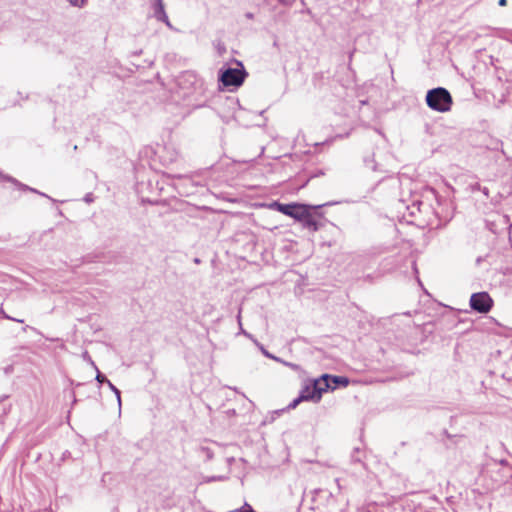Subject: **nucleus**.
I'll list each match as a JSON object with an SVG mask.
<instances>
[{"instance_id": "f257e3e1", "label": "nucleus", "mask_w": 512, "mask_h": 512, "mask_svg": "<svg viewBox=\"0 0 512 512\" xmlns=\"http://www.w3.org/2000/svg\"><path fill=\"white\" fill-rule=\"evenodd\" d=\"M279 211L285 215L293 217L295 220L303 222V224H317L312 219L314 214H317L324 205L321 206H310L304 204H277Z\"/></svg>"}, {"instance_id": "f03ea898", "label": "nucleus", "mask_w": 512, "mask_h": 512, "mask_svg": "<svg viewBox=\"0 0 512 512\" xmlns=\"http://www.w3.org/2000/svg\"><path fill=\"white\" fill-rule=\"evenodd\" d=\"M426 103L430 109L445 113L451 110L453 100L447 89L437 87L427 92Z\"/></svg>"}, {"instance_id": "7ed1b4c3", "label": "nucleus", "mask_w": 512, "mask_h": 512, "mask_svg": "<svg viewBox=\"0 0 512 512\" xmlns=\"http://www.w3.org/2000/svg\"><path fill=\"white\" fill-rule=\"evenodd\" d=\"M493 306V300L487 292L473 293L470 297V307L478 313H488Z\"/></svg>"}, {"instance_id": "20e7f679", "label": "nucleus", "mask_w": 512, "mask_h": 512, "mask_svg": "<svg viewBox=\"0 0 512 512\" xmlns=\"http://www.w3.org/2000/svg\"><path fill=\"white\" fill-rule=\"evenodd\" d=\"M245 75L243 69L227 68L221 73L220 80L224 86H240Z\"/></svg>"}, {"instance_id": "39448f33", "label": "nucleus", "mask_w": 512, "mask_h": 512, "mask_svg": "<svg viewBox=\"0 0 512 512\" xmlns=\"http://www.w3.org/2000/svg\"><path fill=\"white\" fill-rule=\"evenodd\" d=\"M312 384L314 386L313 389L317 391L318 395L322 396L324 392H326L328 389H331L330 375L324 374L321 377L313 380Z\"/></svg>"}, {"instance_id": "423d86ee", "label": "nucleus", "mask_w": 512, "mask_h": 512, "mask_svg": "<svg viewBox=\"0 0 512 512\" xmlns=\"http://www.w3.org/2000/svg\"><path fill=\"white\" fill-rule=\"evenodd\" d=\"M313 388L312 382H309L301 389L300 395L304 401L319 402L321 400V395H318L317 391Z\"/></svg>"}, {"instance_id": "0eeeda50", "label": "nucleus", "mask_w": 512, "mask_h": 512, "mask_svg": "<svg viewBox=\"0 0 512 512\" xmlns=\"http://www.w3.org/2000/svg\"><path fill=\"white\" fill-rule=\"evenodd\" d=\"M154 16L158 21L164 22L168 27H171L169 18L165 12L163 0H155L153 4Z\"/></svg>"}, {"instance_id": "6e6552de", "label": "nucleus", "mask_w": 512, "mask_h": 512, "mask_svg": "<svg viewBox=\"0 0 512 512\" xmlns=\"http://www.w3.org/2000/svg\"><path fill=\"white\" fill-rule=\"evenodd\" d=\"M330 383L331 389H335L338 385L346 386L348 384V379L345 377L330 375Z\"/></svg>"}, {"instance_id": "1a4fd4ad", "label": "nucleus", "mask_w": 512, "mask_h": 512, "mask_svg": "<svg viewBox=\"0 0 512 512\" xmlns=\"http://www.w3.org/2000/svg\"><path fill=\"white\" fill-rule=\"evenodd\" d=\"M11 182H12V183H14V184L19 188V189H21V190H23V191H31V192H33V193H37V194H39V195H41V196L47 197V195H46V194L41 193V192L37 191L36 189L31 188V187H29V186H27V185H25V184H22V183L18 182V181H17V180H15V179H11Z\"/></svg>"}, {"instance_id": "9d476101", "label": "nucleus", "mask_w": 512, "mask_h": 512, "mask_svg": "<svg viewBox=\"0 0 512 512\" xmlns=\"http://www.w3.org/2000/svg\"><path fill=\"white\" fill-rule=\"evenodd\" d=\"M107 385L110 388V390L116 395L118 405L121 406V395L119 389L114 386L111 381H107Z\"/></svg>"}, {"instance_id": "9b49d317", "label": "nucleus", "mask_w": 512, "mask_h": 512, "mask_svg": "<svg viewBox=\"0 0 512 512\" xmlns=\"http://www.w3.org/2000/svg\"><path fill=\"white\" fill-rule=\"evenodd\" d=\"M69 3L72 6L82 8V7H84L86 5L87 0H69Z\"/></svg>"}, {"instance_id": "f8f14e48", "label": "nucleus", "mask_w": 512, "mask_h": 512, "mask_svg": "<svg viewBox=\"0 0 512 512\" xmlns=\"http://www.w3.org/2000/svg\"><path fill=\"white\" fill-rule=\"evenodd\" d=\"M302 401H304V399L301 398V395L299 394V396L297 398H295L289 405H288V408L289 409H294L297 407V405L299 403H301Z\"/></svg>"}, {"instance_id": "ddd939ff", "label": "nucleus", "mask_w": 512, "mask_h": 512, "mask_svg": "<svg viewBox=\"0 0 512 512\" xmlns=\"http://www.w3.org/2000/svg\"><path fill=\"white\" fill-rule=\"evenodd\" d=\"M83 359H84V360H86V361H88V362L93 366V368H94L95 370H97V366H96V364H95V363H94V361L91 359V357H90V355H89V353H88L87 351L83 353Z\"/></svg>"}, {"instance_id": "4468645a", "label": "nucleus", "mask_w": 512, "mask_h": 512, "mask_svg": "<svg viewBox=\"0 0 512 512\" xmlns=\"http://www.w3.org/2000/svg\"><path fill=\"white\" fill-rule=\"evenodd\" d=\"M96 371H97L96 380L99 383H106L107 384V381H109V380L103 374H101L98 369Z\"/></svg>"}, {"instance_id": "2eb2a0df", "label": "nucleus", "mask_w": 512, "mask_h": 512, "mask_svg": "<svg viewBox=\"0 0 512 512\" xmlns=\"http://www.w3.org/2000/svg\"><path fill=\"white\" fill-rule=\"evenodd\" d=\"M1 314L3 315V317H4L5 319L12 320V321H15V322H18V323H23V322H24V320H22V319L13 318V317L9 316V315H8V314H6L3 310H1Z\"/></svg>"}, {"instance_id": "dca6fc26", "label": "nucleus", "mask_w": 512, "mask_h": 512, "mask_svg": "<svg viewBox=\"0 0 512 512\" xmlns=\"http://www.w3.org/2000/svg\"><path fill=\"white\" fill-rule=\"evenodd\" d=\"M468 189H469L472 193H474V192H476V191H480V189H481V185H480L479 183H473V184H470V185L468 186Z\"/></svg>"}, {"instance_id": "f3484780", "label": "nucleus", "mask_w": 512, "mask_h": 512, "mask_svg": "<svg viewBox=\"0 0 512 512\" xmlns=\"http://www.w3.org/2000/svg\"><path fill=\"white\" fill-rule=\"evenodd\" d=\"M178 181L181 186H186L187 184L191 183V179L189 177H178Z\"/></svg>"}, {"instance_id": "a211bd4d", "label": "nucleus", "mask_w": 512, "mask_h": 512, "mask_svg": "<svg viewBox=\"0 0 512 512\" xmlns=\"http://www.w3.org/2000/svg\"><path fill=\"white\" fill-rule=\"evenodd\" d=\"M202 452L205 453L207 459H211L213 454L208 448H202Z\"/></svg>"}, {"instance_id": "6ab92c4d", "label": "nucleus", "mask_w": 512, "mask_h": 512, "mask_svg": "<svg viewBox=\"0 0 512 512\" xmlns=\"http://www.w3.org/2000/svg\"><path fill=\"white\" fill-rule=\"evenodd\" d=\"M480 191L486 196L488 197L489 196V189L487 187H482L481 186V189Z\"/></svg>"}, {"instance_id": "aec40b11", "label": "nucleus", "mask_w": 512, "mask_h": 512, "mask_svg": "<svg viewBox=\"0 0 512 512\" xmlns=\"http://www.w3.org/2000/svg\"><path fill=\"white\" fill-rule=\"evenodd\" d=\"M84 199H85V201H86L87 203L92 202V201H93L92 194H87V195L85 196V198H84Z\"/></svg>"}, {"instance_id": "412c9836", "label": "nucleus", "mask_w": 512, "mask_h": 512, "mask_svg": "<svg viewBox=\"0 0 512 512\" xmlns=\"http://www.w3.org/2000/svg\"><path fill=\"white\" fill-rule=\"evenodd\" d=\"M498 4H499L500 6H506V4H507V0H499V1H498Z\"/></svg>"}, {"instance_id": "4be33fe9", "label": "nucleus", "mask_w": 512, "mask_h": 512, "mask_svg": "<svg viewBox=\"0 0 512 512\" xmlns=\"http://www.w3.org/2000/svg\"><path fill=\"white\" fill-rule=\"evenodd\" d=\"M181 193L189 194V191L188 190H184V191H181Z\"/></svg>"}, {"instance_id": "5701e85b", "label": "nucleus", "mask_w": 512, "mask_h": 512, "mask_svg": "<svg viewBox=\"0 0 512 512\" xmlns=\"http://www.w3.org/2000/svg\"><path fill=\"white\" fill-rule=\"evenodd\" d=\"M28 329V326L23 327V331L26 332Z\"/></svg>"}, {"instance_id": "b1692460", "label": "nucleus", "mask_w": 512, "mask_h": 512, "mask_svg": "<svg viewBox=\"0 0 512 512\" xmlns=\"http://www.w3.org/2000/svg\"><path fill=\"white\" fill-rule=\"evenodd\" d=\"M313 228H314L313 230H314V231H316V230H317V228H318V226H317V225H314V226H313Z\"/></svg>"}, {"instance_id": "393cba45", "label": "nucleus", "mask_w": 512, "mask_h": 512, "mask_svg": "<svg viewBox=\"0 0 512 512\" xmlns=\"http://www.w3.org/2000/svg\"><path fill=\"white\" fill-rule=\"evenodd\" d=\"M511 228H512V226H509V231H508L509 235L511 234Z\"/></svg>"}, {"instance_id": "a878e982", "label": "nucleus", "mask_w": 512, "mask_h": 512, "mask_svg": "<svg viewBox=\"0 0 512 512\" xmlns=\"http://www.w3.org/2000/svg\"><path fill=\"white\" fill-rule=\"evenodd\" d=\"M194 262H195V263H199V262H200V260H199L198 258H196V259L194 260Z\"/></svg>"}]
</instances>
